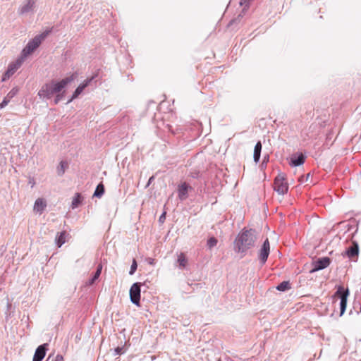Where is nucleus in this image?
<instances>
[{"label": "nucleus", "mask_w": 361, "mask_h": 361, "mask_svg": "<svg viewBox=\"0 0 361 361\" xmlns=\"http://www.w3.org/2000/svg\"><path fill=\"white\" fill-rule=\"evenodd\" d=\"M256 236L253 230L243 231L238 234L235 241V250L238 252L245 253L255 245Z\"/></svg>", "instance_id": "2"}, {"label": "nucleus", "mask_w": 361, "mask_h": 361, "mask_svg": "<svg viewBox=\"0 0 361 361\" xmlns=\"http://www.w3.org/2000/svg\"><path fill=\"white\" fill-rule=\"evenodd\" d=\"M10 101L11 100L9 99H7V97H5L1 103L0 104V108L3 109L4 107H5L9 103Z\"/></svg>", "instance_id": "28"}, {"label": "nucleus", "mask_w": 361, "mask_h": 361, "mask_svg": "<svg viewBox=\"0 0 361 361\" xmlns=\"http://www.w3.org/2000/svg\"><path fill=\"white\" fill-rule=\"evenodd\" d=\"M165 214L166 213H164L160 217H159V221H164V220L165 219Z\"/></svg>", "instance_id": "34"}, {"label": "nucleus", "mask_w": 361, "mask_h": 361, "mask_svg": "<svg viewBox=\"0 0 361 361\" xmlns=\"http://www.w3.org/2000/svg\"><path fill=\"white\" fill-rule=\"evenodd\" d=\"M277 290L280 291H285L290 288V286L288 281H283L277 287Z\"/></svg>", "instance_id": "23"}, {"label": "nucleus", "mask_w": 361, "mask_h": 361, "mask_svg": "<svg viewBox=\"0 0 361 361\" xmlns=\"http://www.w3.org/2000/svg\"><path fill=\"white\" fill-rule=\"evenodd\" d=\"M18 90L16 88L12 89L6 96L10 100L18 93Z\"/></svg>", "instance_id": "26"}, {"label": "nucleus", "mask_w": 361, "mask_h": 361, "mask_svg": "<svg viewBox=\"0 0 361 361\" xmlns=\"http://www.w3.org/2000/svg\"><path fill=\"white\" fill-rule=\"evenodd\" d=\"M104 192V186L102 183H99L94 192V196L101 197Z\"/></svg>", "instance_id": "22"}, {"label": "nucleus", "mask_w": 361, "mask_h": 361, "mask_svg": "<svg viewBox=\"0 0 361 361\" xmlns=\"http://www.w3.org/2000/svg\"><path fill=\"white\" fill-rule=\"evenodd\" d=\"M35 4L36 0H26L25 4L23 5L19 9L20 13L23 14L32 11L35 6Z\"/></svg>", "instance_id": "13"}, {"label": "nucleus", "mask_w": 361, "mask_h": 361, "mask_svg": "<svg viewBox=\"0 0 361 361\" xmlns=\"http://www.w3.org/2000/svg\"><path fill=\"white\" fill-rule=\"evenodd\" d=\"M137 267V262L134 259L133 260V262H132V264H131L130 270V272H129L130 274H131V275L135 273V271H136Z\"/></svg>", "instance_id": "27"}, {"label": "nucleus", "mask_w": 361, "mask_h": 361, "mask_svg": "<svg viewBox=\"0 0 361 361\" xmlns=\"http://www.w3.org/2000/svg\"><path fill=\"white\" fill-rule=\"evenodd\" d=\"M216 244H217V240L214 237L210 238L207 240V245L209 248H212V247L216 246Z\"/></svg>", "instance_id": "25"}, {"label": "nucleus", "mask_w": 361, "mask_h": 361, "mask_svg": "<svg viewBox=\"0 0 361 361\" xmlns=\"http://www.w3.org/2000/svg\"><path fill=\"white\" fill-rule=\"evenodd\" d=\"M274 190L279 195H284L288 192V184L283 175L279 174L275 178L274 180Z\"/></svg>", "instance_id": "4"}, {"label": "nucleus", "mask_w": 361, "mask_h": 361, "mask_svg": "<svg viewBox=\"0 0 361 361\" xmlns=\"http://www.w3.org/2000/svg\"><path fill=\"white\" fill-rule=\"evenodd\" d=\"M305 157L302 154H298L297 157L291 158V164L294 166H298L305 162Z\"/></svg>", "instance_id": "17"}, {"label": "nucleus", "mask_w": 361, "mask_h": 361, "mask_svg": "<svg viewBox=\"0 0 361 361\" xmlns=\"http://www.w3.org/2000/svg\"><path fill=\"white\" fill-rule=\"evenodd\" d=\"M237 20H239V19H233L230 21V23L228 24V27H231L234 23H235Z\"/></svg>", "instance_id": "33"}, {"label": "nucleus", "mask_w": 361, "mask_h": 361, "mask_svg": "<svg viewBox=\"0 0 361 361\" xmlns=\"http://www.w3.org/2000/svg\"><path fill=\"white\" fill-rule=\"evenodd\" d=\"M37 47H25L23 49L20 56L18 59H23V63L27 57L34 53Z\"/></svg>", "instance_id": "16"}, {"label": "nucleus", "mask_w": 361, "mask_h": 361, "mask_svg": "<svg viewBox=\"0 0 361 361\" xmlns=\"http://www.w3.org/2000/svg\"><path fill=\"white\" fill-rule=\"evenodd\" d=\"M331 262V260L329 257H323L321 259H319L315 262L314 268L313 269L312 271H318L320 269H323L324 268H326L329 266Z\"/></svg>", "instance_id": "12"}, {"label": "nucleus", "mask_w": 361, "mask_h": 361, "mask_svg": "<svg viewBox=\"0 0 361 361\" xmlns=\"http://www.w3.org/2000/svg\"><path fill=\"white\" fill-rule=\"evenodd\" d=\"M262 143L260 141L257 142L254 149V160L255 162H258L260 158V154L262 150Z\"/></svg>", "instance_id": "19"}, {"label": "nucleus", "mask_w": 361, "mask_h": 361, "mask_svg": "<svg viewBox=\"0 0 361 361\" xmlns=\"http://www.w3.org/2000/svg\"><path fill=\"white\" fill-rule=\"evenodd\" d=\"M100 274H101V272L96 271L94 276L92 279V283H94V281L99 278Z\"/></svg>", "instance_id": "31"}, {"label": "nucleus", "mask_w": 361, "mask_h": 361, "mask_svg": "<svg viewBox=\"0 0 361 361\" xmlns=\"http://www.w3.org/2000/svg\"><path fill=\"white\" fill-rule=\"evenodd\" d=\"M349 295V290L345 289L343 286H340L338 288L337 291L334 294V297H339L341 298L340 307H341V313L340 315L342 316L345 311L346 305H347V300Z\"/></svg>", "instance_id": "3"}, {"label": "nucleus", "mask_w": 361, "mask_h": 361, "mask_svg": "<svg viewBox=\"0 0 361 361\" xmlns=\"http://www.w3.org/2000/svg\"><path fill=\"white\" fill-rule=\"evenodd\" d=\"M270 250V245L269 241L267 238L265 241L263 243L262 247L260 250L259 252V259L262 261V262L264 264L267 261Z\"/></svg>", "instance_id": "9"}, {"label": "nucleus", "mask_w": 361, "mask_h": 361, "mask_svg": "<svg viewBox=\"0 0 361 361\" xmlns=\"http://www.w3.org/2000/svg\"><path fill=\"white\" fill-rule=\"evenodd\" d=\"M49 31H44L42 32L41 34L35 36L32 42L29 43L27 45H39L43 40L47 37L49 35Z\"/></svg>", "instance_id": "15"}, {"label": "nucleus", "mask_w": 361, "mask_h": 361, "mask_svg": "<svg viewBox=\"0 0 361 361\" xmlns=\"http://www.w3.org/2000/svg\"><path fill=\"white\" fill-rule=\"evenodd\" d=\"M23 59H17L8 65V69L2 77V81L9 79L16 71L22 66Z\"/></svg>", "instance_id": "5"}, {"label": "nucleus", "mask_w": 361, "mask_h": 361, "mask_svg": "<svg viewBox=\"0 0 361 361\" xmlns=\"http://www.w3.org/2000/svg\"><path fill=\"white\" fill-rule=\"evenodd\" d=\"M102 265L100 264L98 265L97 271H99V272H102Z\"/></svg>", "instance_id": "35"}, {"label": "nucleus", "mask_w": 361, "mask_h": 361, "mask_svg": "<svg viewBox=\"0 0 361 361\" xmlns=\"http://www.w3.org/2000/svg\"><path fill=\"white\" fill-rule=\"evenodd\" d=\"M47 207V202L43 198H37L34 204L33 210L39 214H42Z\"/></svg>", "instance_id": "11"}, {"label": "nucleus", "mask_w": 361, "mask_h": 361, "mask_svg": "<svg viewBox=\"0 0 361 361\" xmlns=\"http://www.w3.org/2000/svg\"><path fill=\"white\" fill-rule=\"evenodd\" d=\"M83 200L82 196L80 193H75V196L73 198L72 202H71V207L72 209H75L78 207L82 202Z\"/></svg>", "instance_id": "18"}, {"label": "nucleus", "mask_w": 361, "mask_h": 361, "mask_svg": "<svg viewBox=\"0 0 361 361\" xmlns=\"http://www.w3.org/2000/svg\"><path fill=\"white\" fill-rule=\"evenodd\" d=\"M62 99V95L61 94H57L55 99H54V103L56 104L59 102V101Z\"/></svg>", "instance_id": "32"}, {"label": "nucleus", "mask_w": 361, "mask_h": 361, "mask_svg": "<svg viewBox=\"0 0 361 361\" xmlns=\"http://www.w3.org/2000/svg\"><path fill=\"white\" fill-rule=\"evenodd\" d=\"M30 184H32V187L35 185V183L30 182Z\"/></svg>", "instance_id": "38"}, {"label": "nucleus", "mask_w": 361, "mask_h": 361, "mask_svg": "<svg viewBox=\"0 0 361 361\" xmlns=\"http://www.w3.org/2000/svg\"><path fill=\"white\" fill-rule=\"evenodd\" d=\"M251 0H240V4L241 6H245V8H247Z\"/></svg>", "instance_id": "30"}, {"label": "nucleus", "mask_w": 361, "mask_h": 361, "mask_svg": "<svg viewBox=\"0 0 361 361\" xmlns=\"http://www.w3.org/2000/svg\"><path fill=\"white\" fill-rule=\"evenodd\" d=\"M178 262L180 267L184 268L186 267V265L188 264V259L184 253L181 252L178 255Z\"/></svg>", "instance_id": "20"}, {"label": "nucleus", "mask_w": 361, "mask_h": 361, "mask_svg": "<svg viewBox=\"0 0 361 361\" xmlns=\"http://www.w3.org/2000/svg\"><path fill=\"white\" fill-rule=\"evenodd\" d=\"M94 77H92L89 79H87L82 84L80 85L75 91L74 92L72 98L68 101V102H71L73 99L78 97L79 94L82 93L83 90L89 85V83L93 80Z\"/></svg>", "instance_id": "14"}, {"label": "nucleus", "mask_w": 361, "mask_h": 361, "mask_svg": "<svg viewBox=\"0 0 361 361\" xmlns=\"http://www.w3.org/2000/svg\"><path fill=\"white\" fill-rule=\"evenodd\" d=\"M30 184H32V187L35 185V183L30 182Z\"/></svg>", "instance_id": "37"}, {"label": "nucleus", "mask_w": 361, "mask_h": 361, "mask_svg": "<svg viewBox=\"0 0 361 361\" xmlns=\"http://www.w3.org/2000/svg\"><path fill=\"white\" fill-rule=\"evenodd\" d=\"M130 300L133 303L139 305L140 300V284L135 283L130 289Z\"/></svg>", "instance_id": "6"}, {"label": "nucleus", "mask_w": 361, "mask_h": 361, "mask_svg": "<svg viewBox=\"0 0 361 361\" xmlns=\"http://www.w3.org/2000/svg\"><path fill=\"white\" fill-rule=\"evenodd\" d=\"M154 260L153 259H149V264H154Z\"/></svg>", "instance_id": "36"}, {"label": "nucleus", "mask_w": 361, "mask_h": 361, "mask_svg": "<svg viewBox=\"0 0 361 361\" xmlns=\"http://www.w3.org/2000/svg\"><path fill=\"white\" fill-rule=\"evenodd\" d=\"M192 190V187L186 182H183L178 186V196L180 200L188 198V192Z\"/></svg>", "instance_id": "7"}, {"label": "nucleus", "mask_w": 361, "mask_h": 361, "mask_svg": "<svg viewBox=\"0 0 361 361\" xmlns=\"http://www.w3.org/2000/svg\"><path fill=\"white\" fill-rule=\"evenodd\" d=\"M345 255L354 261L357 259L359 255V246L356 241L352 242V245L345 251Z\"/></svg>", "instance_id": "8"}, {"label": "nucleus", "mask_w": 361, "mask_h": 361, "mask_svg": "<svg viewBox=\"0 0 361 361\" xmlns=\"http://www.w3.org/2000/svg\"><path fill=\"white\" fill-rule=\"evenodd\" d=\"M66 165L67 164L65 161H62L60 162V167L58 169L59 175L61 176L64 173Z\"/></svg>", "instance_id": "24"}, {"label": "nucleus", "mask_w": 361, "mask_h": 361, "mask_svg": "<svg viewBox=\"0 0 361 361\" xmlns=\"http://www.w3.org/2000/svg\"><path fill=\"white\" fill-rule=\"evenodd\" d=\"M66 242V232L63 231L58 234L56 237V243L58 247H61Z\"/></svg>", "instance_id": "21"}, {"label": "nucleus", "mask_w": 361, "mask_h": 361, "mask_svg": "<svg viewBox=\"0 0 361 361\" xmlns=\"http://www.w3.org/2000/svg\"><path fill=\"white\" fill-rule=\"evenodd\" d=\"M47 344L44 343L37 347L33 356L32 361H42L46 355Z\"/></svg>", "instance_id": "10"}, {"label": "nucleus", "mask_w": 361, "mask_h": 361, "mask_svg": "<svg viewBox=\"0 0 361 361\" xmlns=\"http://www.w3.org/2000/svg\"><path fill=\"white\" fill-rule=\"evenodd\" d=\"M75 75L73 74L71 76L66 78L59 82L51 81L44 85L38 92V95L43 98H50L54 94H57L61 91L69 82L73 81Z\"/></svg>", "instance_id": "1"}, {"label": "nucleus", "mask_w": 361, "mask_h": 361, "mask_svg": "<svg viewBox=\"0 0 361 361\" xmlns=\"http://www.w3.org/2000/svg\"><path fill=\"white\" fill-rule=\"evenodd\" d=\"M51 361H64V359L61 355H56L51 359Z\"/></svg>", "instance_id": "29"}]
</instances>
